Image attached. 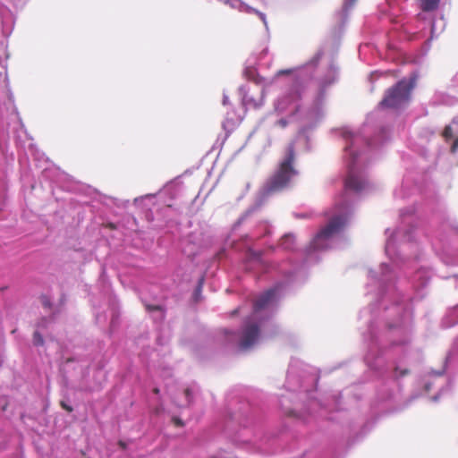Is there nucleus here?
<instances>
[{
  "mask_svg": "<svg viewBox=\"0 0 458 458\" xmlns=\"http://www.w3.org/2000/svg\"><path fill=\"white\" fill-rule=\"evenodd\" d=\"M259 106V104H257V103H254V104H253V106H254V107H258Z\"/></svg>",
  "mask_w": 458,
  "mask_h": 458,
  "instance_id": "obj_26",
  "label": "nucleus"
},
{
  "mask_svg": "<svg viewBox=\"0 0 458 458\" xmlns=\"http://www.w3.org/2000/svg\"><path fill=\"white\" fill-rule=\"evenodd\" d=\"M153 393H154V394H159V388L155 387V388L153 389Z\"/></svg>",
  "mask_w": 458,
  "mask_h": 458,
  "instance_id": "obj_24",
  "label": "nucleus"
},
{
  "mask_svg": "<svg viewBox=\"0 0 458 458\" xmlns=\"http://www.w3.org/2000/svg\"><path fill=\"white\" fill-rule=\"evenodd\" d=\"M416 84V79H403L389 88L380 106L386 108L397 109L409 103L411 91Z\"/></svg>",
  "mask_w": 458,
  "mask_h": 458,
  "instance_id": "obj_2",
  "label": "nucleus"
},
{
  "mask_svg": "<svg viewBox=\"0 0 458 458\" xmlns=\"http://www.w3.org/2000/svg\"><path fill=\"white\" fill-rule=\"evenodd\" d=\"M357 0H345V6L352 7Z\"/></svg>",
  "mask_w": 458,
  "mask_h": 458,
  "instance_id": "obj_19",
  "label": "nucleus"
},
{
  "mask_svg": "<svg viewBox=\"0 0 458 458\" xmlns=\"http://www.w3.org/2000/svg\"><path fill=\"white\" fill-rule=\"evenodd\" d=\"M255 13L259 14V16L262 19V21L264 22H266V18H265V15L263 13H259L258 11H255Z\"/></svg>",
  "mask_w": 458,
  "mask_h": 458,
  "instance_id": "obj_23",
  "label": "nucleus"
},
{
  "mask_svg": "<svg viewBox=\"0 0 458 458\" xmlns=\"http://www.w3.org/2000/svg\"><path fill=\"white\" fill-rule=\"evenodd\" d=\"M172 421L176 427H183L184 426V422L178 417H173Z\"/></svg>",
  "mask_w": 458,
  "mask_h": 458,
  "instance_id": "obj_13",
  "label": "nucleus"
},
{
  "mask_svg": "<svg viewBox=\"0 0 458 458\" xmlns=\"http://www.w3.org/2000/svg\"><path fill=\"white\" fill-rule=\"evenodd\" d=\"M42 303H43L44 307H46V308H50L51 307V301H50V300L47 297L44 298Z\"/></svg>",
  "mask_w": 458,
  "mask_h": 458,
  "instance_id": "obj_18",
  "label": "nucleus"
},
{
  "mask_svg": "<svg viewBox=\"0 0 458 458\" xmlns=\"http://www.w3.org/2000/svg\"><path fill=\"white\" fill-rule=\"evenodd\" d=\"M301 98V92L300 89L293 90L287 97H285L281 103L284 101L289 102H299Z\"/></svg>",
  "mask_w": 458,
  "mask_h": 458,
  "instance_id": "obj_9",
  "label": "nucleus"
},
{
  "mask_svg": "<svg viewBox=\"0 0 458 458\" xmlns=\"http://www.w3.org/2000/svg\"><path fill=\"white\" fill-rule=\"evenodd\" d=\"M440 0H420V8L424 12H431L438 7Z\"/></svg>",
  "mask_w": 458,
  "mask_h": 458,
  "instance_id": "obj_8",
  "label": "nucleus"
},
{
  "mask_svg": "<svg viewBox=\"0 0 458 458\" xmlns=\"http://www.w3.org/2000/svg\"><path fill=\"white\" fill-rule=\"evenodd\" d=\"M295 238L293 234H285L280 240V247L284 250H291L293 249Z\"/></svg>",
  "mask_w": 458,
  "mask_h": 458,
  "instance_id": "obj_7",
  "label": "nucleus"
},
{
  "mask_svg": "<svg viewBox=\"0 0 458 458\" xmlns=\"http://www.w3.org/2000/svg\"><path fill=\"white\" fill-rule=\"evenodd\" d=\"M118 445L123 450L127 448V444L123 440L118 441Z\"/></svg>",
  "mask_w": 458,
  "mask_h": 458,
  "instance_id": "obj_20",
  "label": "nucleus"
},
{
  "mask_svg": "<svg viewBox=\"0 0 458 458\" xmlns=\"http://www.w3.org/2000/svg\"><path fill=\"white\" fill-rule=\"evenodd\" d=\"M277 124L282 128H285L288 124V122L285 119L282 118L277 121Z\"/></svg>",
  "mask_w": 458,
  "mask_h": 458,
  "instance_id": "obj_16",
  "label": "nucleus"
},
{
  "mask_svg": "<svg viewBox=\"0 0 458 458\" xmlns=\"http://www.w3.org/2000/svg\"><path fill=\"white\" fill-rule=\"evenodd\" d=\"M259 336V327L257 324H250L247 326L242 332V338L240 343V347L242 350H247L251 347Z\"/></svg>",
  "mask_w": 458,
  "mask_h": 458,
  "instance_id": "obj_5",
  "label": "nucleus"
},
{
  "mask_svg": "<svg viewBox=\"0 0 458 458\" xmlns=\"http://www.w3.org/2000/svg\"><path fill=\"white\" fill-rule=\"evenodd\" d=\"M146 310L148 311H155V310H161V307L158 306V305H150V304H147L146 305Z\"/></svg>",
  "mask_w": 458,
  "mask_h": 458,
  "instance_id": "obj_15",
  "label": "nucleus"
},
{
  "mask_svg": "<svg viewBox=\"0 0 458 458\" xmlns=\"http://www.w3.org/2000/svg\"><path fill=\"white\" fill-rule=\"evenodd\" d=\"M292 72V70L288 69V70H280L278 72V74L279 75H283V74H290Z\"/></svg>",
  "mask_w": 458,
  "mask_h": 458,
  "instance_id": "obj_21",
  "label": "nucleus"
},
{
  "mask_svg": "<svg viewBox=\"0 0 458 458\" xmlns=\"http://www.w3.org/2000/svg\"><path fill=\"white\" fill-rule=\"evenodd\" d=\"M442 135L445 140H451L454 136L452 127L450 125H446L443 131Z\"/></svg>",
  "mask_w": 458,
  "mask_h": 458,
  "instance_id": "obj_11",
  "label": "nucleus"
},
{
  "mask_svg": "<svg viewBox=\"0 0 458 458\" xmlns=\"http://www.w3.org/2000/svg\"><path fill=\"white\" fill-rule=\"evenodd\" d=\"M60 405H61V407H62L64 410H65V411H68V412H72V411H73L72 407L71 405L67 404V403H66L65 402H64V401H61V402H60Z\"/></svg>",
  "mask_w": 458,
  "mask_h": 458,
  "instance_id": "obj_14",
  "label": "nucleus"
},
{
  "mask_svg": "<svg viewBox=\"0 0 458 458\" xmlns=\"http://www.w3.org/2000/svg\"><path fill=\"white\" fill-rule=\"evenodd\" d=\"M184 394H185V396L187 398L188 403H192V392H191V390L190 388H186L184 390Z\"/></svg>",
  "mask_w": 458,
  "mask_h": 458,
  "instance_id": "obj_12",
  "label": "nucleus"
},
{
  "mask_svg": "<svg viewBox=\"0 0 458 458\" xmlns=\"http://www.w3.org/2000/svg\"><path fill=\"white\" fill-rule=\"evenodd\" d=\"M276 295V291L274 289L267 290L263 294H261L254 302L253 308L255 311H259L265 309L268 304H270Z\"/></svg>",
  "mask_w": 458,
  "mask_h": 458,
  "instance_id": "obj_6",
  "label": "nucleus"
},
{
  "mask_svg": "<svg viewBox=\"0 0 458 458\" xmlns=\"http://www.w3.org/2000/svg\"><path fill=\"white\" fill-rule=\"evenodd\" d=\"M344 138L347 140H351L352 142L353 140V135L351 134V133H345L344 134Z\"/></svg>",
  "mask_w": 458,
  "mask_h": 458,
  "instance_id": "obj_22",
  "label": "nucleus"
},
{
  "mask_svg": "<svg viewBox=\"0 0 458 458\" xmlns=\"http://www.w3.org/2000/svg\"><path fill=\"white\" fill-rule=\"evenodd\" d=\"M244 101H245L247 104H249V100H248V98H247L246 97H245V98H244Z\"/></svg>",
  "mask_w": 458,
  "mask_h": 458,
  "instance_id": "obj_27",
  "label": "nucleus"
},
{
  "mask_svg": "<svg viewBox=\"0 0 458 458\" xmlns=\"http://www.w3.org/2000/svg\"><path fill=\"white\" fill-rule=\"evenodd\" d=\"M407 373H408V371H407V370H403V371H402V372H401V376H404V375H406Z\"/></svg>",
  "mask_w": 458,
  "mask_h": 458,
  "instance_id": "obj_25",
  "label": "nucleus"
},
{
  "mask_svg": "<svg viewBox=\"0 0 458 458\" xmlns=\"http://www.w3.org/2000/svg\"><path fill=\"white\" fill-rule=\"evenodd\" d=\"M458 149V137L454 140L452 147H451V151L453 153L456 152V150Z\"/></svg>",
  "mask_w": 458,
  "mask_h": 458,
  "instance_id": "obj_17",
  "label": "nucleus"
},
{
  "mask_svg": "<svg viewBox=\"0 0 458 458\" xmlns=\"http://www.w3.org/2000/svg\"><path fill=\"white\" fill-rule=\"evenodd\" d=\"M352 145L345 147V150L349 152L348 174L344 181L345 191H352L355 193H360L369 187V182L362 176L360 171L355 167L358 154L352 150Z\"/></svg>",
  "mask_w": 458,
  "mask_h": 458,
  "instance_id": "obj_3",
  "label": "nucleus"
},
{
  "mask_svg": "<svg viewBox=\"0 0 458 458\" xmlns=\"http://www.w3.org/2000/svg\"><path fill=\"white\" fill-rule=\"evenodd\" d=\"M33 344L36 346H43L45 344L42 335L38 331L33 334Z\"/></svg>",
  "mask_w": 458,
  "mask_h": 458,
  "instance_id": "obj_10",
  "label": "nucleus"
},
{
  "mask_svg": "<svg viewBox=\"0 0 458 458\" xmlns=\"http://www.w3.org/2000/svg\"><path fill=\"white\" fill-rule=\"evenodd\" d=\"M347 217L342 215L332 217L314 237L312 246L315 250H323L327 247V242L338 233L346 225Z\"/></svg>",
  "mask_w": 458,
  "mask_h": 458,
  "instance_id": "obj_4",
  "label": "nucleus"
},
{
  "mask_svg": "<svg viewBox=\"0 0 458 458\" xmlns=\"http://www.w3.org/2000/svg\"><path fill=\"white\" fill-rule=\"evenodd\" d=\"M294 160V146L290 144L286 148L285 157L280 162L278 168L265 185L267 194L283 191L289 185L292 178L297 174V171L293 167Z\"/></svg>",
  "mask_w": 458,
  "mask_h": 458,
  "instance_id": "obj_1",
  "label": "nucleus"
}]
</instances>
